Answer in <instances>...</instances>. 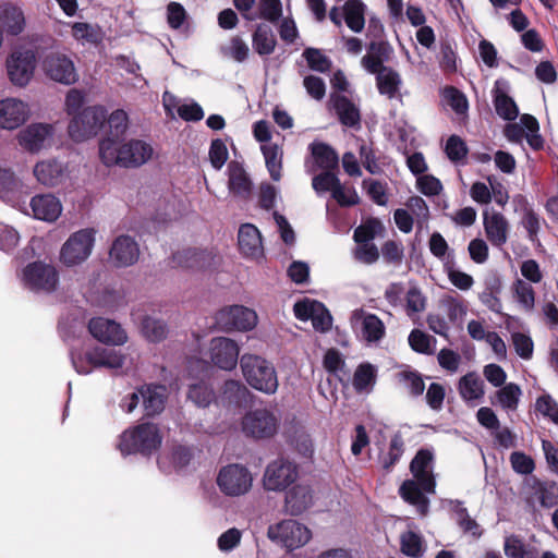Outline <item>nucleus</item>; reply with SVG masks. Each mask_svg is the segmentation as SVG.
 <instances>
[{
	"instance_id": "33",
	"label": "nucleus",
	"mask_w": 558,
	"mask_h": 558,
	"mask_svg": "<svg viewBox=\"0 0 558 558\" xmlns=\"http://www.w3.org/2000/svg\"><path fill=\"white\" fill-rule=\"evenodd\" d=\"M458 391L468 403L480 401L485 395L484 381L477 373L470 372L459 379Z\"/></svg>"
},
{
	"instance_id": "8",
	"label": "nucleus",
	"mask_w": 558,
	"mask_h": 558,
	"mask_svg": "<svg viewBox=\"0 0 558 558\" xmlns=\"http://www.w3.org/2000/svg\"><path fill=\"white\" fill-rule=\"evenodd\" d=\"M106 120L101 106L87 107L73 117L69 124V135L75 142H83L98 134Z\"/></svg>"
},
{
	"instance_id": "62",
	"label": "nucleus",
	"mask_w": 558,
	"mask_h": 558,
	"mask_svg": "<svg viewBox=\"0 0 558 558\" xmlns=\"http://www.w3.org/2000/svg\"><path fill=\"white\" fill-rule=\"evenodd\" d=\"M381 255L386 263L400 265L404 256V247L401 242L389 240L383 244Z\"/></svg>"
},
{
	"instance_id": "21",
	"label": "nucleus",
	"mask_w": 558,
	"mask_h": 558,
	"mask_svg": "<svg viewBox=\"0 0 558 558\" xmlns=\"http://www.w3.org/2000/svg\"><path fill=\"white\" fill-rule=\"evenodd\" d=\"M29 117L27 104L15 98L0 100V128L15 130Z\"/></svg>"
},
{
	"instance_id": "18",
	"label": "nucleus",
	"mask_w": 558,
	"mask_h": 558,
	"mask_svg": "<svg viewBox=\"0 0 558 558\" xmlns=\"http://www.w3.org/2000/svg\"><path fill=\"white\" fill-rule=\"evenodd\" d=\"M53 135V126L47 123H32L17 133V142L29 153H38Z\"/></svg>"
},
{
	"instance_id": "41",
	"label": "nucleus",
	"mask_w": 558,
	"mask_h": 558,
	"mask_svg": "<svg viewBox=\"0 0 558 558\" xmlns=\"http://www.w3.org/2000/svg\"><path fill=\"white\" fill-rule=\"evenodd\" d=\"M276 38L269 26L258 25L253 34V48L258 54H270L276 47Z\"/></svg>"
},
{
	"instance_id": "36",
	"label": "nucleus",
	"mask_w": 558,
	"mask_h": 558,
	"mask_svg": "<svg viewBox=\"0 0 558 558\" xmlns=\"http://www.w3.org/2000/svg\"><path fill=\"white\" fill-rule=\"evenodd\" d=\"M310 150L312 153V157L315 161V165L325 170L330 171L336 169L339 163V157L337 151L326 143L323 142H313L310 145Z\"/></svg>"
},
{
	"instance_id": "17",
	"label": "nucleus",
	"mask_w": 558,
	"mask_h": 558,
	"mask_svg": "<svg viewBox=\"0 0 558 558\" xmlns=\"http://www.w3.org/2000/svg\"><path fill=\"white\" fill-rule=\"evenodd\" d=\"M483 227L489 243L497 248H502L509 238L510 225L507 218L495 210H484Z\"/></svg>"
},
{
	"instance_id": "47",
	"label": "nucleus",
	"mask_w": 558,
	"mask_h": 558,
	"mask_svg": "<svg viewBox=\"0 0 558 558\" xmlns=\"http://www.w3.org/2000/svg\"><path fill=\"white\" fill-rule=\"evenodd\" d=\"M408 341L411 349L417 353L430 355L435 351L436 339L420 329H413Z\"/></svg>"
},
{
	"instance_id": "22",
	"label": "nucleus",
	"mask_w": 558,
	"mask_h": 558,
	"mask_svg": "<svg viewBox=\"0 0 558 558\" xmlns=\"http://www.w3.org/2000/svg\"><path fill=\"white\" fill-rule=\"evenodd\" d=\"M109 257L117 267L131 266L140 257L138 244L130 235H120L113 241Z\"/></svg>"
},
{
	"instance_id": "44",
	"label": "nucleus",
	"mask_w": 558,
	"mask_h": 558,
	"mask_svg": "<svg viewBox=\"0 0 558 558\" xmlns=\"http://www.w3.org/2000/svg\"><path fill=\"white\" fill-rule=\"evenodd\" d=\"M376 381V368L372 364H361L353 376V387L357 392H368Z\"/></svg>"
},
{
	"instance_id": "54",
	"label": "nucleus",
	"mask_w": 558,
	"mask_h": 558,
	"mask_svg": "<svg viewBox=\"0 0 558 558\" xmlns=\"http://www.w3.org/2000/svg\"><path fill=\"white\" fill-rule=\"evenodd\" d=\"M454 513L457 515V523L463 532L470 533L474 537H480L482 535V530L477 522L469 515L466 508H464L459 501H457L454 506Z\"/></svg>"
},
{
	"instance_id": "5",
	"label": "nucleus",
	"mask_w": 558,
	"mask_h": 558,
	"mask_svg": "<svg viewBox=\"0 0 558 558\" xmlns=\"http://www.w3.org/2000/svg\"><path fill=\"white\" fill-rule=\"evenodd\" d=\"M267 537L272 543L292 551L306 545L312 538V532L298 520L283 519L268 526Z\"/></svg>"
},
{
	"instance_id": "31",
	"label": "nucleus",
	"mask_w": 558,
	"mask_h": 558,
	"mask_svg": "<svg viewBox=\"0 0 558 558\" xmlns=\"http://www.w3.org/2000/svg\"><path fill=\"white\" fill-rule=\"evenodd\" d=\"M147 416L159 414L165 409L167 388L162 385H149L140 390Z\"/></svg>"
},
{
	"instance_id": "32",
	"label": "nucleus",
	"mask_w": 558,
	"mask_h": 558,
	"mask_svg": "<svg viewBox=\"0 0 558 558\" xmlns=\"http://www.w3.org/2000/svg\"><path fill=\"white\" fill-rule=\"evenodd\" d=\"M392 48L386 41H372L366 54L362 58V64L366 70H390L384 63L390 59Z\"/></svg>"
},
{
	"instance_id": "49",
	"label": "nucleus",
	"mask_w": 558,
	"mask_h": 558,
	"mask_svg": "<svg viewBox=\"0 0 558 558\" xmlns=\"http://www.w3.org/2000/svg\"><path fill=\"white\" fill-rule=\"evenodd\" d=\"M445 153L453 163H463L469 153L466 143L458 135H451L445 145Z\"/></svg>"
},
{
	"instance_id": "42",
	"label": "nucleus",
	"mask_w": 558,
	"mask_h": 558,
	"mask_svg": "<svg viewBox=\"0 0 558 558\" xmlns=\"http://www.w3.org/2000/svg\"><path fill=\"white\" fill-rule=\"evenodd\" d=\"M384 225L377 218H369L363 221L355 230L353 238L356 243H372V241L384 233Z\"/></svg>"
},
{
	"instance_id": "23",
	"label": "nucleus",
	"mask_w": 558,
	"mask_h": 558,
	"mask_svg": "<svg viewBox=\"0 0 558 558\" xmlns=\"http://www.w3.org/2000/svg\"><path fill=\"white\" fill-rule=\"evenodd\" d=\"M314 505V492L310 485L296 484L284 498V508L291 515H300Z\"/></svg>"
},
{
	"instance_id": "43",
	"label": "nucleus",
	"mask_w": 558,
	"mask_h": 558,
	"mask_svg": "<svg viewBox=\"0 0 558 558\" xmlns=\"http://www.w3.org/2000/svg\"><path fill=\"white\" fill-rule=\"evenodd\" d=\"M511 289L513 298L521 308L531 312L535 305V291L531 283L517 279Z\"/></svg>"
},
{
	"instance_id": "7",
	"label": "nucleus",
	"mask_w": 558,
	"mask_h": 558,
	"mask_svg": "<svg viewBox=\"0 0 558 558\" xmlns=\"http://www.w3.org/2000/svg\"><path fill=\"white\" fill-rule=\"evenodd\" d=\"M125 356L120 351L110 348H94L82 356L72 354V363L78 374L87 375L93 368L106 367L110 369L121 368L124 364Z\"/></svg>"
},
{
	"instance_id": "59",
	"label": "nucleus",
	"mask_w": 558,
	"mask_h": 558,
	"mask_svg": "<svg viewBox=\"0 0 558 558\" xmlns=\"http://www.w3.org/2000/svg\"><path fill=\"white\" fill-rule=\"evenodd\" d=\"M426 307V298L422 293V291L413 287L408 290L405 294V312L409 317H412L413 315L421 313Z\"/></svg>"
},
{
	"instance_id": "58",
	"label": "nucleus",
	"mask_w": 558,
	"mask_h": 558,
	"mask_svg": "<svg viewBox=\"0 0 558 558\" xmlns=\"http://www.w3.org/2000/svg\"><path fill=\"white\" fill-rule=\"evenodd\" d=\"M404 452V442L402 436L398 433L391 437L389 450L383 458V468L389 471L401 458Z\"/></svg>"
},
{
	"instance_id": "37",
	"label": "nucleus",
	"mask_w": 558,
	"mask_h": 558,
	"mask_svg": "<svg viewBox=\"0 0 558 558\" xmlns=\"http://www.w3.org/2000/svg\"><path fill=\"white\" fill-rule=\"evenodd\" d=\"M7 70H35L36 51L34 48L17 46L8 56Z\"/></svg>"
},
{
	"instance_id": "56",
	"label": "nucleus",
	"mask_w": 558,
	"mask_h": 558,
	"mask_svg": "<svg viewBox=\"0 0 558 558\" xmlns=\"http://www.w3.org/2000/svg\"><path fill=\"white\" fill-rule=\"evenodd\" d=\"M535 498L545 508L558 504V486L554 483H541L535 487Z\"/></svg>"
},
{
	"instance_id": "40",
	"label": "nucleus",
	"mask_w": 558,
	"mask_h": 558,
	"mask_svg": "<svg viewBox=\"0 0 558 558\" xmlns=\"http://www.w3.org/2000/svg\"><path fill=\"white\" fill-rule=\"evenodd\" d=\"M398 384L405 389L410 396L421 397L425 390L423 376L413 369H403L396 375Z\"/></svg>"
},
{
	"instance_id": "53",
	"label": "nucleus",
	"mask_w": 558,
	"mask_h": 558,
	"mask_svg": "<svg viewBox=\"0 0 558 558\" xmlns=\"http://www.w3.org/2000/svg\"><path fill=\"white\" fill-rule=\"evenodd\" d=\"M167 331V326L161 320L146 317L142 323V332L151 342H159L165 339Z\"/></svg>"
},
{
	"instance_id": "50",
	"label": "nucleus",
	"mask_w": 558,
	"mask_h": 558,
	"mask_svg": "<svg viewBox=\"0 0 558 558\" xmlns=\"http://www.w3.org/2000/svg\"><path fill=\"white\" fill-rule=\"evenodd\" d=\"M376 81L380 94L389 98L398 94L401 83L398 72H377Z\"/></svg>"
},
{
	"instance_id": "64",
	"label": "nucleus",
	"mask_w": 558,
	"mask_h": 558,
	"mask_svg": "<svg viewBox=\"0 0 558 558\" xmlns=\"http://www.w3.org/2000/svg\"><path fill=\"white\" fill-rule=\"evenodd\" d=\"M108 124L110 129V135L108 138H114L118 141L122 136L128 128V116L123 110L113 111L108 118Z\"/></svg>"
},
{
	"instance_id": "15",
	"label": "nucleus",
	"mask_w": 558,
	"mask_h": 558,
	"mask_svg": "<svg viewBox=\"0 0 558 558\" xmlns=\"http://www.w3.org/2000/svg\"><path fill=\"white\" fill-rule=\"evenodd\" d=\"M505 135L510 142L520 143L524 137L534 150L543 148L544 141L539 134L537 120L531 114H523L520 123H510L505 128Z\"/></svg>"
},
{
	"instance_id": "57",
	"label": "nucleus",
	"mask_w": 558,
	"mask_h": 558,
	"mask_svg": "<svg viewBox=\"0 0 558 558\" xmlns=\"http://www.w3.org/2000/svg\"><path fill=\"white\" fill-rule=\"evenodd\" d=\"M187 397L196 405L205 408L214 400L215 393L207 384L199 383L190 387Z\"/></svg>"
},
{
	"instance_id": "34",
	"label": "nucleus",
	"mask_w": 558,
	"mask_h": 558,
	"mask_svg": "<svg viewBox=\"0 0 558 558\" xmlns=\"http://www.w3.org/2000/svg\"><path fill=\"white\" fill-rule=\"evenodd\" d=\"M504 84L500 81L495 83L493 90L494 107L496 113L506 121H513L519 116V109L514 100L509 97L501 88Z\"/></svg>"
},
{
	"instance_id": "20",
	"label": "nucleus",
	"mask_w": 558,
	"mask_h": 558,
	"mask_svg": "<svg viewBox=\"0 0 558 558\" xmlns=\"http://www.w3.org/2000/svg\"><path fill=\"white\" fill-rule=\"evenodd\" d=\"M88 329L95 339L104 343L120 345L128 339L125 331L119 324L102 317L90 319Z\"/></svg>"
},
{
	"instance_id": "46",
	"label": "nucleus",
	"mask_w": 558,
	"mask_h": 558,
	"mask_svg": "<svg viewBox=\"0 0 558 558\" xmlns=\"http://www.w3.org/2000/svg\"><path fill=\"white\" fill-rule=\"evenodd\" d=\"M442 101L449 106L458 116H465L469 109V102L465 95L452 86H447L441 90Z\"/></svg>"
},
{
	"instance_id": "38",
	"label": "nucleus",
	"mask_w": 558,
	"mask_h": 558,
	"mask_svg": "<svg viewBox=\"0 0 558 558\" xmlns=\"http://www.w3.org/2000/svg\"><path fill=\"white\" fill-rule=\"evenodd\" d=\"M366 5L361 0H348L343 5V20L354 33H361L365 25Z\"/></svg>"
},
{
	"instance_id": "24",
	"label": "nucleus",
	"mask_w": 558,
	"mask_h": 558,
	"mask_svg": "<svg viewBox=\"0 0 558 558\" xmlns=\"http://www.w3.org/2000/svg\"><path fill=\"white\" fill-rule=\"evenodd\" d=\"M34 175L43 185L57 186L66 180L68 169L62 162L54 159H48L35 165Z\"/></svg>"
},
{
	"instance_id": "3",
	"label": "nucleus",
	"mask_w": 558,
	"mask_h": 558,
	"mask_svg": "<svg viewBox=\"0 0 558 558\" xmlns=\"http://www.w3.org/2000/svg\"><path fill=\"white\" fill-rule=\"evenodd\" d=\"M243 377L254 389L274 395L278 389V377L274 365L262 356L244 354L240 360Z\"/></svg>"
},
{
	"instance_id": "4",
	"label": "nucleus",
	"mask_w": 558,
	"mask_h": 558,
	"mask_svg": "<svg viewBox=\"0 0 558 558\" xmlns=\"http://www.w3.org/2000/svg\"><path fill=\"white\" fill-rule=\"evenodd\" d=\"M162 437L157 425L144 423L132 429L125 430L119 442V449L122 454H131L140 452L142 454H150L161 445Z\"/></svg>"
},
{
	"instance_id": "29",
	"label": "nucleus",
	"mask_w": 558,
	"mask_h": 558,
	"mask_svg": "<svg viewBox=\"0 0 558 558\" xmlns=\"http://www.w3.org/2000/svg\"><path fill=\"white\" fill-rule=\"evenodd\" d=\"M25 25V16L21 8L12 3H4L0 8V28H3L9 35H20Z\"/></svg>"
},
{
	"instance_id": "6",
	"label": "nucleus",
	"mask_w": 558,
	"mask_h": 558,
	"mask_svg": "<svg viewBox=\"0 0 558 558\" xmlns=\"http://www.w3.org/2000/svg\"><path fill=\"white\" fill-rule=\"evenodd\" d=\"M96 231L93 228L74 232L60 250V262L68 266H75L88 258L95 243Z\"/></svg>"
},
{
	"instance_id": "9",
	"label": "nucleus",
	"mask_w": 558,
	"mask_h": 558,
	"mask_svg": "<svg viewBox=\"0 0 558 558\" xmlns=\"http://www.w3.org/2000/svg\"><path fill=\"white\" fill-rule=\"evenodd\" d=\"M22 280L32 291L51 293L58 288L59 272L51 264L34 262L23 269Z\"/></svg>"
},
{
	"instance_id": "28",
	"label": "nucleus",
	"mask_w": 558,
	"mask_h": 558,
	"mask_svg": "<svg viewBox=\"0 0 558 558\" xmlns=\"http://www.w3.org/2000/svg\"><path fill=\"white\" fill-rule=\"evenodd\" d=\"M31 208L36 219L48 222L56 221L62 213L60 201L51 194L34 196L31 199Z\"/></svg>"
},
{
	"instance_id": "63",
	"label": "nucleus",
	"mask_w": 558,
	"mask_h": 558,
	"mask_svg": "<svg viewBox=\"0 0 558 558\" xmlns=\"http://www.w3.org/2000/svg\"><path fill=\"white\" fill-rule=\"evenodd\" d=\"M338 177L330 171H325L313 178L312 185L316 193H325L330 191L331 194L339 185Z\"/></svg>"
},
{
	"instance_id": "35",
	"label": "nucleus",
	"mask_w": 558,
	"mask_h": 558,
	"mask_svg": "<svg viewBox=\"0 0 558 558\" xmlns=\"http://www.w3.org/2000/svg\"><path fill=\"white\" fill-rule=\"evenodd\" d=\"M522 390L515 383H508L495 392V401L492 403L500 407L506 412H514L518 410Z\"/></svg>"
},
{
	"instance_id": "39",
	"label": "nucleus",
	"mask_w": 558,
	"mask_h": 558,
	"mask_svg": "<svg viewBox=\"0 0 558 558\" xmlns=\"http://www.w3.org/2000/svg\"><path fill=\"white\" fill-rule=\"evenodd\" d=\"M262 151L265 158L267 170L270 174V178L274 181H279L281 179V170H282V149L278 144L268 143L262 145Z\"/></svg>"
},
{
	"instance_id": "61",
	"label": "nucleus",
	"mask_w": 558,
	"mask_h": 558,
	"mask_svg": "<svg viewBox=\"0 0 558 558\" xmlns=\"http://www.w3.org/2000/svg\"><path fill=\"white\" fill-rule=\"evenodd\" d=\"M535 410L558 425V403L550 395L539 396L535 401Z\"/></svg>"
},
{
	"instance_id": "19",
	"label": "nucleus",
	"mask_w": 558,
	"mask_h": 558,
	"mask_svg": "<svg viewBox=\"0 0 558 558\" xmlns=\"http://www.w3.org/2000/svg\"><path fill=\"white\" fill-rule=\"evenodd\" d=\"M172 258L180 267L202 271L214 267L218 256L207 250L186 248L174 253Z\"/></svg>"
},
{
	"instance_id": "55",
	"label": "nucleus",
	"mask_w": 558,
	"mask_h": 558,
	"mask_svg": "<svg viewBox=\"0 0 558 558\" xmlns=\"http://www.w3.org/2000/svg\"><path fill=\"white\" fill-rule=\"evenodd\" d=\"M306 60L310 70H330L332 63L323 50L317 48H306L302 53Z\"/></svg>"
},
{
	"instance_id": "27",
	"label": "nucleus",
	"mask_w": 558,
	"mask_h": 558,
	"mask_svg": "<svg viewBox=\"0 0 558 558\" xmlns=\"http://www.w3.org/2000/svg\"><path fill=\"white\" fill-rule=\"evenodd\" d=\"M238 243L241 253L246 257L259 258L264 254L262 235L254 225L245 223L240 227Z\"/></svg>"
},
{
	"instance_id": "10",
	"label": "nucleus",
	"mask_w": 558,
	"mask_h": 558,
	"mask_svg": "<svg viewBox=\"0 0 558 558\" xmlns=\"http://www.w3.org/2000/svg\"><path fill=\"white\" fill-rule=\"evenodd\" d=\"M253 484L251 472L241 464H228L223 466L217 476L219 489L229 497L243 496L250 492Z\"/></svg>"
},
{
	"instance_id": "52",
	"label": "nucleus",
	"mask_w": 558,
	"mask_h": 558,
	"mask_svg": "<svg viewBox=\"0 0 558 558\" xmlns=\"http://www.w3.org/2000/svg\"><path fill=\"white\" fill-rule=\"evenodd\" d=\"M248 389L239 380H227L223 385L222 397L230 403L240 404L246 401Z\"/></svg>"
},
{
	"instance_id": "26",
	"label": "nucleus",
	"mask_w": 558,
	"mask_h": 558,
	"mask_svg": "<svg viewBox=\"0 0 558 558\" xmlns=\"http://www.w3.org/2000/svg\"><path fill=\"white\" fill-rule=\"evenodd\" d=\"M228 177L230 193L235 197L247 199L252 194L253 183L243 166L231 161L228 165Z\"/></svg>"
},
{
	"instance_id": "1",
	"label": "nucleus",
	"mask_w": 558,
	"mask_h": 558,
	"mask_svg": "<svg viewBox=\"0 0 558 558\" xmlns=\"http://www.w3.org/2000/svg\"><path fill=\"white\" fill-rule=\"evenodd\" d=\"M434 454L428 449H420L410 463L413 480H405L399 487L400 497L414 506L420 515L425 517L429 511V500L425 494L435 493L433 475Z\"/></svg>"
},
{
	"instance_id": "14",
	"label": "nucleus",
	"mask_w": 558,
	"mask_h": 558,
	"mask_svg": "<svg viewBox=\"0 0 558 558\" xmlns=\"http://www.w3.org/2000/svg\"><path fill=\"white\" fill-rule=\"evenodd\" d=\"M242 429L246 436L255 439L270 438L277 433L278 420L271 411L256 409L245 414Z\"/></svg>"
},
{
	"instance_id": "11",
	"label": "nucleus",
	"mask_w": 558,
	"mask_h": 558,
	"mask_svg": "<svg viewBox=\"0 0 558 558\" xmlns=\"http://www.w3.org/2000/svg\"><path fill=\"white\" fill-rule=\"evenodd\" d=\"M215 320L217 326L222 330L247 331L252 330L257 325V314L255 311L245 306L232 305L218 311Z\"/></svg>"
},
{
	"instance_id": "16",
	"label": "nucleus",
	"mask_w": 558,
	"mask_h": 558,
	"mask_svg": "<svg viewBox=\"0 0 558 558\" xmlns=\"http://www.w3.org/2000/svg\"><path fill=\"white\" fill-rule=\"evenodd\" d=\"M240 348L238 343L227 337H216L210 340L209 355L214 365L231 371L236 366Z\"/></svg>"
},
{
	"instance_id": "51",
	"label": "nucleus",
	"mask_w": 558,
	"mask_h": 558,
	"mask_svg": "<svg viewBox=\"0 0 558 558\" xmlns=\"http://www.w3.org/2000/svg\"><path fill=\"white\" fill-rule=\"evenodd\" d=\"M401 550L404 555L420 558L424 554L422 537L412 531H408L401 535Z\"/></svg>"
},
{
	"instance_id": "45",
	"label": "nucleus",
	"mask_w": 558,
	"mask_h": 558,
	"mask_svg": "<svg viewBox=\"0 0 558 558\" xmlns=\"http://www.w3.org/2000/svg\"><path fill=\"white\" fill-rule=\"evenodd\" d=\"M504 550L508 558H535V548L524 544V542L515 535L506 537Z\"/></svg>"
},
{
	"instance_id": "25",
	"label": "nucleus",
	"mask_w": 558,
	"mask_h": 558,
	"mask_svg": "<svg viewBox=\"0 0 558 558\" xmlns=\"http://www.w3.org/2000/svg\"><path fill=\"white\" fill-rule=\"evenodd\" d=\"M514 211L521 216V223L527 232L530 241L535 242L538 239L541 230V218L534 211L524 195L518 194L512 198Z\"/></svg>"
},
{
	"instance_id": "13",
	"label": "nucleus",
	"mask_w": 558,
	"mask_h": 558,
	"mask_svg": "<svg viewBox=\"0 0 558 558\" xmlns=\"http://www.w3.org/2000/svg\"><path fill=\"white\" fill-rule=\"evenodd\" d=\"M350 323L353 330L367 344L378 343L386 335V327L383 320L375 314L363 308L352 312Z\"/></svg>"
},
{
	"instance_id": "30",
	"label": "nucleus",
	"mask_w": 558,
	"mask_h": 558,
	"mask_svg": "<svg viewBox=\"0 0 558 558\" xmlns=\"http://www.w3.org/2000/svg\"><path fill=\"white\" fill-rule=\"evenodd\" d=\"M330 104L339 118V121L349 128L360 125L361 114L359 108L345 96L332 94Z\"/></svg>"
},
{
	"instance_id": "12",
	"label": "nucleus",
	"mask_w": 558,
	"mask_h": 558,
	"mask_svg": "<svg viewBox=\"0 0 558 558\" xmlns=\"http://www.w3.org/2000/svg\"><path fill=\"white\" fill-rule=\"evenodd\" d=\"M298 475L296 464L287 459L279 458L267 465L263 484L267 490L281 492L294 483Z\"/></svg>"
},
{
	"instance_id": "60",
	"label": "nucleus",
	"mask_w": 558,
	"mask_h": 558,
	"mask_svg": "<svg viewBox=\"0 0 558 558\" xmlns=\"http://www.w3.org/2000/svg\"><path fill=\"white\" fill-rule=\"evenodd\" d=\"M509 461L512 470L518 474L529 475L535 470V462L532 457L522 451H513L509 457Z\"/></svg>"
},
{
	"instance_id": "48",
	"label": "nucleus",
	"mask_w": 558,
	"mask_h": 558,
	"mask_svg": "<svg viewBox=\"0 0 558 558\" xmlns=\"http://www.w3.org/2000/svg\"><path fill=\"white\" fill-rule=\"evenodd\" d=\"M440 303L452 323L461 320L466 315L468 306L459 295H445Z\"/></svg>"
},
{
	"instance_id": "2",
	"label": "nucleus",
	"mask_w": 558,
	"mask_h": 558,
	"mask_svg": "<svg viewBox=\"0 0 558 558\" xmlns=\"http://www.w3.org/2000/svg\"><path fill=\"white\" fill-rule=\"evenodd\" d=\"M153 154V146L142 140L121 144L114 138H105L99 145L100 159L108 167L136 168L150 160Z\"/></svg>"
}]
</instances>
